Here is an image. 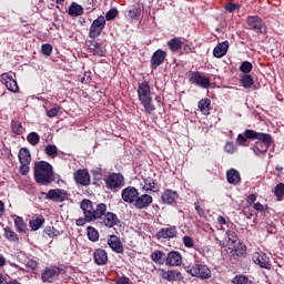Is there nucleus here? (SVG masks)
<instances>
[{
	"instance_id": "obj_17",
	"label": "nucleus",
	"mask_w": 284,
	"mask_h": 284,
	"mask_svg": "<svg viewBox=\"0 0 284 284\" xmlns=\"http://www.w3.org/2000/svg\"><path fill=\"white\" fill-rule=\"evenodd\" d=\"M253 263L255 265H258L263 270H270L271 263H270V256L263 252H255L253 253Z\"/></svg>"
},
{
	"instance_id": "obj_61",
	"label": "nucleus",
	"mask_w": 284,
	"mask_h": 284,
	"mask_svg": "<svg viewBox=\"0 0 284 284\" xmlns=\"http://www.w3.org/2000/svg\"><path fill=\"white\" fill-rule=\"evenodd\" d=\"M6 265V257L3 255H0V267H3Z\"/></svg>"
},
{
	"instance_id": "obj_26",
	"label": "nucleus",
	"mask_w": 284,
	"mask_h": 284,
	"mask_svg": "<svg viewBox=\"0 0 284 284\" xmlns=\"http://www.w3.org/2000/svg\"><path fill=\"white\" fill-rule=\"evenodd\" d=\"M226 181L230 185H240L241 183V172L236 169H230L226 171Z\"/></svg>"
},
{
	"instance_id": "obj_54",
	"label": "nucleus",
	"mask_w": 284,
	"mask_h": 284,
	"mask_svg": "<svg viewBox=\"0 0 284 284\" xmlns=\"http://www.w3.org/2000/svg\"><path fill=\"white\" fill-rule=\"evenodd\" d=\"M239 4L237 3H229L225 6L226 12H235V10H239Z\"/></svg>"
},
{
	"instance_id": "obj_25",
	"label": "nucleus",
	"mask_w": 284,
	"mask_h": 284,
	"mask_svg": "<svg viewBox=\"0 0 284 284\" xmlns=\"http://www.w3.org/2000/svg\"><path fill=\"white\" fill-rule=\"evenodd\" d=\"M227 50H230V42H220L213 50V57H215V59H223V57L227 54Z\"/></svg>"
},
{
	"instance_id": "obj_23",
	"label": "nucleus",
	"mask_w": 284,
	"mask_h": 284,
	"mask_svg": "<svg viewBox=\"0 0 284 284\" xmlns=\"http://www.w3.org/2000/svg\"><path fill=\"white\" fill-rule=\"evenodd\" d=\"M225 242L231 252H236V245H241V242H239V237L234 231H226Z\"/></svg>"
},
{
	"instance_id": "obj_14",
	"label": "nucleus",
	"mask_w": 284,
	"mask_h": 284,
	"mask_svg": "<svg viewBox=\"0 0 284 284\" xmlns=\"http://www.w3.org/2000/svg\"><path fill=\"white\" fill-rule=\"evenodd\" d=\"M141 187L143 192L156 193L159 192V190H161V184H159V181H156V179L149 176L143 179Z\"/></svg>"
},
{
	"instance_id": "obj_30",
	"label": "nucleus",
	"mask_w": 284,
	"mask_h": 284,
	"mask_svg": "<svg viewBox=\"0 0 284 284\" xmlns=\"http://www.w3.org/2000/svg\"><path fill=\"white\" fill-rule=\"evenodd\" d=\"M166 45L171 52H179V50L183 48V41H181L180 38H172L166 42Z\"/></svg>"
},
{
	"instance_id": "obj_42",
	"label": "nucleus",
	"mask_w": 284,
	"mask_h": 284,
	"mask_svg": "<svg viewBox=\"0 0 284 284\" xmlns=\"http://www.w3.org/2000/svg\"><path fill=\"white\" fill-rule=\"evenodd\" d=\"M233 283L234 284H254V282L250 278H247V276L245 275H236L233 278Z\"/></svg>"
},
{
	"instance_id": "obj_64",
	"label": "nucleus",
	"mask_w": 284,
	"mask_h": 284,
	"mask_svg": "<svg viewBox=\"0 0 284 284\" xmlns=\"http://www.w3.org/2000/svg\"><path fill=\"white\" fill-rule=\"evenodd\" d=\"M52 179H54V181H57V180H59V179H60V175H59V174H54V173H53Z\"/></svg>"
},
{
	"instance_id": "obj_3",
	"label": "nucleus",
	"mask_w": 284,
	"mask_h": 284,
	"mask_svg": "<svg viewBox=\"0 0 284 284\" xmlns=\"http://www.w3.org/2000/svg\"><path fill=\"white\" fill-rule=\"evenodd\" d=\"M34 179L40 185H50L54 181V169L45 161L36 162Z\"/></svg>"
},
{
	"instance_id": "obj_40",
	"label": "nucleus",
	"mask_w": 284,
	"mask_h": 284,
	"mask_svg": "<svg viewBox=\"0 0 284 284\" xmlns=\"http://www.w3.org/2000/svg\"><path fill=\"white\" fill-rule=\"evenodd\" d=\"M27 141L28 143H30V145H39V141H41V136H39V133L37 132H31L28 134Z\"/></svg>"
},
{
	"instance_id": "obj_59",
	"label": "nucleus",
	"mask_w": 284,
	"mask_h": 284,
	"mask_svg": "<svg viewBox=\"0 0 284 284\" xmlns=\"http://www.w3.org/2000/svg\"><path fill=\"white\" fill-rule=\"evenodd\" d=\"M217 223H220V225H226L227 221L225 220V217L223 215H220L217 217Z\"/></svg>"
},
{
	"instance_id": "obj_48",
	"label": "nucleus",
	"mask_w": 284,
	"mask_h": 284,
	"mask_svg": "<svg viewBox=\"0 0 284 284\" xmlns=\"http://www.w3.org/2000/svg\"><path fill=\"white\" fill-rule=\"evenodd\" d=\"M274 194L278 199H281V196H284V184L283 183H280L275 186Z\"/></svg>"
},
{
	"instance_id": "obj_49",
	"label": "nucleus",
	"mask_w": 284,
	"mask_h": 284,
	"mask_svg": "<svg viewBox=\"0 0 284 284\" xmlns=\"http://www.w3.org/2000/svg\"><path fill=\"white\" fill-rule=\"evenodd\" d=\"M140 14H141V9L139 8H133L128 12L129 19H136V17H139Z\"/></svg>"
},
{
	"instance_id": "obj_35",
	"label": "nucleus",
	"mask_w": 284,
	"mask_h": 284,
	"mask_svg": "<svg viewBox=\"0 0 284 284\" xmlns=\"http://www.w3.org/2000/svg\"><path fill=\"white\" fill-rule=\"evenodd\" d=\"M44 223L45 219H43V216H39L29 222V227H31L32 232H37V230H39Z\"/></svg>"
},
{
	"instance_id": "obj_44",
	"label": "nucleus",
	"mask_w": 284,
	"mask_h": 284,
	"mask_svg": "<svg viewBox=\"0 0 284 284\" xmlns=\"http://www.w3.org/2000/svg\"><path fill=\"white\" fill-rule=\"evenodd\" d=\"M163 256H165V253H163V251H155L151 254V261H153V263H161Z\"/></svg>"
},
{
	"instance_id": "obj_55",
	"label": "nucleus",
	"mask_w": 284,
	"mask_h": 284,
	"mask_svg": "<svg viewBox=\"0 0 284 284\" xmlns=\"http://www.w3.org/2000/svg\"><path fill=\"white\" fill-rule=\"evenodd\" d=\"M247 136H245V131H244V135L243 134H239L237 135V143H240L241 145H245V143L247 142Z\"/></svg>"
},
{
	"instance_id": "obj_20",
	"label": "nucleus",
	"mask_w": 284,
	"mask_h": 284,
	"mask_svg": "<svg viewBox=\"0 0 284 284\" xmlns=\"http://www.w3.org/2000/svg\"><path fill=\"white\" fill-rule=\"evenodd\" d=\"M191 82L199 88L207 89L212 83V80L207 77L202 75L200 72H193L191 74Z\"/></svg>"
},
{
	"instance_id": "obj_57",
	"label": "nucleus",
	"mask_w": 284,
	"mask_h": 284,
	"mask_svg": "<svg viewBox=\"0 0 284 284\" xmlns=\"http://www.w3.org/2000/svg\"><path fill=\"white\" fill-rule=\"evenodd\" d=\"M253 207L256 212H265V206L260 202L255 203Z\"/></svg>"
},
{
	"instance_id": "obj_21",
	"label": "nucleus",
	"mask_w": 284,
	"mask_h": 284,
	"mask_svg": "<svg viewBox=\"0 0 284 284\" xmlns=\"http://www.w3.org/2000/svg\"><path fill=\"white\" fill-rule=\"evenodd\" d=\"M161 199L164 205H176V201H179V193L176 191L166 189L162 193Z\"/></svg>"
},
{
	"instance_id": "obj_12",
	"label": "nucleus",
	"mask_w": 284,
	"mask_h": 284,
	"mask_svg": "<svg viewBox=\"0 0 284 284\" xmlns=\"http://www.w3.org/2000/svg\"><path fill=\"white\" fill-rule=\"evenodd\" d=\"M139 196V190L134 186H126L125 189L122 190L121 192V197L124 203H135L136 199Z\"/></svg>"
},
{
	"instance_id": "obj_16",
	"label": "nucleus",
	"mask_w": 284,
	"mask_h": 284,
	"mask_svg": "<svg viewBox=\"0 0 284 284\" xmlns=\"http://www.w3.org/2000/svg\"><path fill=\"white\" fill-rule=\"evenodd\" d=\"M73 179L78 185H82L83 187H88L90 185V172L88 170H78L73 173Z\"/></svg>"
},
{
	"instance_id": "obj_9",
	"label": "nucleus",
	"mask_w": 284,
	"mask_h": 284,
	"mask_svg": "<svg viewBox=\"0 0 284 284\" xmlns=\"http://www.w3.org/2000/svg\"><path fill=\"white\" fill-rule=\"evenodd\" d=\"M45 199L48 201H54V203H63V201H68V191L63 189H51L45 194Z\"/></svg>"
},
{
	"instance_id": "obj_36",
	"label": "nucleus",
	"mask_w": 284,
	"mask_h": 284,
	"mask_svg": "<svg viewBox=\"0 0 284 284\" xmlns=\"http://www.w3.org/2000/svg\"><path fill=\"white\" fill-rule=\"evenodd\" d=\"M240 82L242 83L243 88H245V90H250V88L254 85V78H252L250 74H244L241 77Z\"/></svg>"
},
{
	"instance_id": "obj_37",
	"label": "nucleus",
	"mask_w": 284,
	"mask_h": 284,
	"mask_svg": "<svg viewBox=\"0 0 284 284\" xmlns=\"http://www.w3.org/2000/svg\"><path fill=\"white\" fill-rule=\"evenodd\" d=\"M44 152L50 159H57L59 154V149L54 144H49L44 148Z\"/></svg>"
},
{
	"instance_id": "obj_13",
	"label": "nucleus",
	"mask_w": 284,
	"mask_h": 284,
	"mask_svg": "<svg viewBox=\"0 0 284 284\" xmlns=\"http://www.w3.org/2000/svg\"><path fill=\"white\" fill-rule=\"evenodd\" d=\"M154 199L152 195L144 193L142 195H138L134 202L135 210H148L153 203Z\"/></svg>"
},
{
	"instance_id": "obj_33",
	"label": "nucleus",
	"mask_w": 284,
	"mask_h": 284,
	"mask_svg": "<svg viewBox=\"0 0 284 284\" xmlns=\"http://www.w3.org/2000/svg\"><path fill=\"white\" fill-rule=\"evenodd\" d=\"M210 105H212V101L207 98L202 99L197 103V108L202 114H210Z\"/></svg>"
},
{
	"instance_id": "obj_53",
	"label": "nucleus",
	"mask_w": 284,
	"mask_h": 284,
	"mask_svg": "<svg viewBox=\"0 0 284 284\" xmlns=\"http://www.w3.org/2000/svg\"><path fill=\"white\" fill-rule=\"evenodd\" d=\"M59 110L61 109L60 108L50 109L49 111H47V115L49 116V119H54V116L59 114Z\"/></svg>"
},
{
	"instance_id": "obj_51",
	"label": "nucleus",
	"mask_w": 284,
	"mask_h": 284,
	"mask_svg": "<svg viewBox=\"0 0 284 284\" xmlns=\"http://www.w3.org/2000/svg\"><path fill=\"white\" fill-rule=\"evenodd\" d=\"M116 14H119V10H116V9H111V10L108 11L106 14H105L106 21H112V19H114V18L116 17Z\"/></svg>"
},
{
	"instance_id": "obj_10",
	"label": "nucleus",
	"mask_w": 284,
	"mask_h": 284,
	"mask_svg": "<svg viewBox=\"0 0 284 284\" xmlns=\"http://www.w3.org/2000/svg\"><path fill=\"white\" fill-rule=\"evenodd\" d=\"M97 221H100L101 225H104V227H114L115 225H119L121 223V220H119V216L112 212H108V209L104 210V213L102 214V219H98Z\"/></svg>"
},
{
	"instance_id": "obj_60",
	"label": "nucleus",
	"mask_w": 284,
	"mask_h": 284,
	"mask_svg": "<svg viewBox=\"0 0 284 284\" xmlns=\"http://www.w3.org/2000/svg\"><path fill=\"white\" fill-rule=\"evenodd\" d=\"M3 214H6V204L0 200V216H3Z\"/></svg>"
},
{
	"instance_id": "obj_6",
	"label": "nucleus",
	"mask_w": 284,
	"mask_h": 284,
	"mask_svg": "<svg viewBox=\"0 0 284 284\" xmlns=\"http://www.w3.org/2000/svg\"><path fill=\"white\" fill-rule=\"evenodd\" d=\"M185 272L191 276L201 278V281H207V278H212V271L205 264H193L192 266H186Z\"/></svg>"
},
{
	"instance_id": "obj_4",
	"label": "nucleus",
	"mask_w": 284,
	"mask_h": 284,
	"mask_svg": "<svg viewBox=\"0 0 284 284\" xmlns=\"http://www.w3.org/2000/svg\"><path fill=\"white\" fill-rule=\"evenodd\" d=\"M138 97L146 114H151V112H154V110H156L154 104H152V89L150 88V83L148 81H142L141 83H139Z\"/></svg>"
},
{
	"instance_id": "obj_56",
	"label": "nucleus",
	"mask_w": 284,
	"mask_h": 284,
	"mask_svg": "<svg viewBox=\"0 0 284 284\" xmlns=\"http://www.w3.org/2000/svg\"><path fill=\"white\" fill-rule=\"evenodd\" d=\"M254 201H256V194L255 193H252L250 194L247 197H246V203L248 205H252V203H254Z\"/></svg>"
},
{
	"instance_id": "obj_22",
	"label": "nucleus",
	"mask_w": 284,
	"mask_h": 284,
	"mask_svg": "<svg viewBox=\"0 0 284 284\" xmlns=\"http://www.w3.org/2000/svg\"><path fill=\"white\" fill-rule=\"evenodd\" d=\"M59 276V271L52 267H45L41 273V280L43 283H54Z\"/></svg>"
},
{
	"instance_id": "obj_41",
	"label": "nucleus",
	"mask_w": 284,
	"mask_h": 284,
	"mask_svg": "<svg viewBox=\"0 0 284 284\" xmlns=\"http://www.w3.org/2000/svg\"><path fill=\"white\" fill-rule=\"evenodd\" d=\"M11 128L14 134H23V132H26V129H23V124L19 121H12Z\"/></svg>"
},
{
	"instance_id": "obj_11",
	"label": "nucleus",
	"mask_w": 284,
	"mask_h": 284,
	"mask_svg": "<svg viewBox=\"0 0 284 284\" xmlns=\"http://www.w3.org/2000/svg\"><path fill=\"white\" fill-rule=\"evenodd\" d=\"M178 234H179V231L176 230V226L169 225V226L162 227L155 234V239H158V241H161L162 239L170 241L172 239H176Z\"/></svg>"
},
{
	"instance_id": "obj_15",
	"label": "nucleus",
	"mask_w": 284,
	"mask_h": 284,
	"mask_svg": "<svg viewBox=\"0 0 284 284\" xmlns=\"http://www.w3.org/2000/svg\"><path fill=\"white\" fill-rule=\"evenodd\" d=\"M166 58H168V52L162 49H158L151 57L152 70H156L159 65H163Z\"/></svg>"
},
{
	"instance_id": "obj_31",
	"label": "nucleus",
	"mask_w": 284,
	"mask_h": 284,
	"mask_svg": "<svg viewBox=\"0 0 284 284\" xmlns=\"http://www.w3.org/2000/svg\"><path fill=\"white\" fill-rule=\"evenodd\" d=\"M68 14L70 17H81L83 14V7L77 2H72L69 7Z\"/></svg>"
},
{
	"instance_id": "obj_46",
	"label": "nucleus",
	"mask_w": 284,
	"mask_h": 284,
	"mask_svg": "<svg viewBox=\"0 0 284 284\" xmlns=\"http://www.w3.org/2000/svg\"><path fill=\"white\" fill-rule=\"evenodd\" d=\"M41 54H43V57H50V54H52V44H42Z\"/></svg>"
},
{
	"instance_id": "obj_24",
	"label": "nucleus",
	"mask_w": 284,
	"mask_h": 284,
	"mask_svg": "<svg viewBox=\"0 0 284 284\" xmlns=\"http://www.w3.org/2000/svg\"><path fill=\"white\" fill-rule=\"evenodd\" d=\"M159 276L163 278L164 281H169V283H172L174 281H179L181 277V272L179 271H165L163 268H159Z\"/></svg>"
},
{
	"instance_id": "obj_27",
	"label": "nucleus",
	"mask_w": 284,
	"mask_h": 284,
	"mask_svg": "<svg viewBox=\"0 0 284 284\" xmlns=\"http://www.w3.org/2000/svg\"><path fill=\"white\" fill-rule=\"evenodd\" d=\"M108 245L116 254H123V244L121 243V240H119L116 235L110 236V239L108 240Z\"/></svg>"
},
{
	"instance_id": "obj_7",
	"label": "nucleus",
	"mask_w": 284,
	"mask_h": 284,
	"mask_svg": "<svg viewBox=\"0 0 284 284\" xmlns=\"http://www.w3.org/2000/svg\"><path fill=\"white\" fill-rule=\"evenodd\" d=\"M104 182L108 190H119V187H123L125 178H123L121 173H112L104 180Z\"/></svg>"
},
{
	"instance_id": "obj_28",
	"label": "nucleus",
	"mask_w": 284,
	"mask_h": 284,
	"mask_svg": "<svg viewBox=\"0 0 284 284\" xmlns=\"http://www.w3.org/2000/svg\"><path fill=\"white\" fill-rule=\"evenodd\" d=\"M93 261L98 265H105L108 263V252L103 248H97L93 253Z\"/></svg>"
},
{
	"instance_id": "obj_34",
	"label": "nucleus",
	"mask_w": 284,
	"mask_h": 284,
	"mask_svg": "<svg viewBox=\"0 0 284 284\" xmlns=\"http://www.w3.org/2000/svg\"><path fill=\"white\" fill-rule=\"evenodd\" d=\"M14 227L18 232L26 234L28 232V224H26V221H23V217L16 216L14 219Z\"/></svg>"
},
{
	"instance_id": "obj_8",
	"label": "nucleus",
	"mask_w": 284,
	"mask_h": 284,
	"mask_svg": "<svg viewBox=\"0 0 284 284\" xmlns=\"http://www.w3.org/2000/svg\"><path fill=\"white\" fill-rule=\"evenodd\" d=\"M105 28V18L103 16L98 17L90 27L89 37L90 39H97L103 32Z\"/></svg>"
},
{
	"instance_id": "obj_5",
	"label": "nucleus",
	"mask_w": 284,
	"mask_h": 284,
	"mask_svg": "<svg viewBox=\"0 0 284 284\" xmlns=\"http://www.w3.org/2000/svg\"><path fill=\"white\" fill-rule=\"evenodd\" d=\"M246 30H252L255 34H267V26L263 18L258 16H248L246 18Z\"/></svg>"
},
{
	"instance_id": "obj_47",
	"label": "nucleus",
	"mask_w": 284,
	"mask_h": 284,
	"mask_svg": "<svg viewBox=\"0 0 284 284\" xmlns=\"http://www.w3.org/2000/svg\"><path fill=\"white\" fill-rule=\"evenodd\" d=\"M236 150V144H234L233 142H227L224 146V152H226L227 154H234Z\"/></svg>"
},
{
	"instance_id": "obj_45",
	"label": "nucleus",
	"mask_w": 284,
	"mask_h": 284,
	"mask_svg": "<svg viewBox=\"0 0 284 284\" xmlns=\"http://www.w3.org/2000/svg\"><path fill=\"white\" fill-rule=\"evenodd\" d=\"M44 234H47L49 239H54V236H59L60 233L57 229H54V226H47L44 229Z\"/></svg>"
},
{
	"instance_id": "obj_63",
	"label": "nucleus",
	"mask_w": 284,
	"mask_h": 284,
	"mask_svg": "<svg viewBox=\"0 0 284 284\" xmlns=\"http://www.w3.org/2000/svg\"><path fill=\"white\" fill-rule=\"evenodd\" d=\"M195 210H196L197 214H202L201 206L199 205V203H195Z\"/></svg>"
},
{
	"instance_id": "obj_39",
	"label": "nucleus",
	"mask_w": 284,
	"mask_h": 284,
	"mask_svg": "<svg viewBox=\"0 0 284 284\" xmlns=\"http://www.w3.org/2000/svg\"><path fill=\"white\" fill-rule=\"evenodd\" d=\"M87 235L89 241H92L93 243H97L99 241V231L92 226L87 227Z\"/></svg>"
},
{
	"instance_id": "obj_32",
	"label": "nucleus",
	"mask_w": 284,
	"mask_h": 284,
	"mask_svg": "<svg viewBox=\"0 0 284 284\" xmlns=\"http://www.w3.org/2000/svg\"><path fill=\"white\" fill-rule=\"evenodd\" d=\"M18 159L20 163H30V161H32L30 150H28V148H21L18 154Z\"/></svg>"
},
{
	"instance_id": "obj_2",
	"label": "nucleus",
	"mask_w": 284,
	"mask_h": 284,
	"mask_svg": "<svg viewBox=\"0 0 284 284\" xmlns=\"http://www.w3.org/2000/svg\"><path fill=\"white\" fill-rule=\"evenodd\" d=\"M245 136L247 139H256L257 141L253 145V152L256 156H261V154H265L267 150L272 146V135L268 133H261L254 130H246Z\"/></svg>"
},
{
	"instance_id": "obj_18",
	"label": "nucleus",
	"mask_w": 284,
	"mask_h": 284,
	"mask_svg": "<svg viewBox=\"0 0 284 284\" xmlns=\"http://www.w3.org/2000/svg\"><path fill=\"white\" fill-rule=\"evenodd\" d=\"M1 80L2 83L6 85L7 90H9V92H19V84L17 83V80H14V78L12 77V73H2Z\"/></svg>"
},
{
	"instance_id": "obj_58",
	"label": "nucleus",
	"mask_w": 284,
	"mask_h": 284,
	"mask_svg": "<svg viewBox=\"0 0 284 284\" xmlns=\"http://www.w3.org/2000/svg\"><path fill=\"white\" fill-rule=\"evenodd\" d=\"M115 284H130V278L128 277H120Z\"/></svg>"
},
{
	"instance_id": "obj_38",
	"label": "nucleus",
	"mask_w": 284,
	"mask_h": 284,
	"mask_svg": "<svg viewBox=\"0 0 284 284\" xmlns=\"http://www.w3.org/2000/svg\"><path fill=\"white\" fill-rule=\"evenodd\" d=\"M4 237L7 241H11L12 243H18L19 241V235H17L11 227L4 229Z\"/></svg>"
},
{
	"instance_id": "obj_62",
	"label": "nucleus",
	"mask_w": 284,
	"mask_h": 284,
	"mask_svg": "<svg viewBox=\"0 0 284 284\" xmlns=\"http://www.w3.org/2000/svg\"><path fill=\"white\" fill-rule=\"evenodd\" d=\"M28 265H30L32 270H37V262H28Z\"/></svg>"
},
{
	"instance_id": "obj_52",
	"label": "nucleus",
	"mask_w": 284,
	"mask_h": 284,
	"mask_svg": "<svg viewBox=\"0 0 284 284\" xmlns=\"http://www.w3.org/2000/svg\"><path fill=\"white\" fill-rule=\"evenodd\" d=\"M20 174H22L23 176H26V174H28V172H30V163H20Z\"/></svg>"
},
{
	"instance_id": "obj_50",
	"label": "nucleus",
	"mask_w": 284,
	"mask_h": 284,
	"mask_svg": "<svg viewBox=\"0 0 284 284\" xmlns=\"http://www.w3.org/2000/svg\"><path fill=\"white\" fill-rule=\"evenodd\" d=\"M182 241L186 247H194V240L191 236L185 235L182 237Z\"/></svg>"
},
{
	"instance_id": "obj_43",
	"label": "nucleus",
	"mask_w": 284,
	"mask_h": 284,
	"mask_svg": "<svg viewBox=\"0 0 284 284\" xmlns=\"http://www.w3.org/2000/svg\"><path fill=\"white\" fill-rule=\"evenodd\" d=\"M254 69V65L250 61H244L240 65V71L243 72V74H250L252 70Z\"/></svg>"
},
{
	"instance_id": "obj_1",
	"label": "nucleus",
	"mask_w": 284,
	"mask_h": 284,
	"mask_svg": "<svg viewBox=\"0 0 284 284\" xmlns=\"http://www.w3.org/2000/svg\"><path fill=\"white\" fill-rule=\"evenodd\" d=\"M80 207L83 212L84 217H79L75 221L78 227H83L87 223H92L98 219H103V214L106 210L105 203H99L95 205L92 204L90 200H82Z\"/></svg>"
},
{
	"instance_id": "obj_19",
	"label": "nucleus",
	"mask_w": 284,
	"mask_h": 284,
	"mask_svg": "<svg viewBox=\"0 0 284 284\" xmlns=\"http://www.w3.org/2000/svg\"><path fill=\"white\" fill-rule=\"evenodd\" d=\"M181 263H183V256H181L179 251H171L168 253L165 258V265L168 267H179Z\"/></svg>"
},
{
	"instance_id": "obj_29",
	"label": "nucleus",
	"mask_w": 284,
	"mask_h": 284,
	"mask_svg": "<svg viewBox=\"0 0 284 284\" xmlns=\"http://www.w3.org/2000/svg\"><path fill=\"white\" fill-rule=\"evenodd\" d=\"M89 51L95 57H105L106 50L99 42H90Z\"/></svg>"
}]
</instances>
